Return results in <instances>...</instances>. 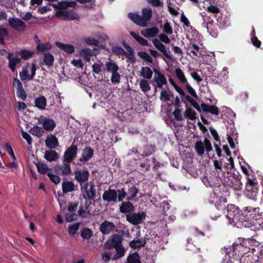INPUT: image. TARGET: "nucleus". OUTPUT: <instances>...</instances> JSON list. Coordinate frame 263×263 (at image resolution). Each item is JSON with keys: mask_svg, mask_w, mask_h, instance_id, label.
<instances>
[{"mask_svg": "<svg viewBox=\"0 0 263 263\" xmlns=\"http://www.w3.org/2000/svg\"><path fill=\"white\" fill-rule=\"evenodd\" d=\"M247 248L245 247L243 241L238 239V241L234 242L230 248L224 247L222 249V253H226L224 262L226 263H235L238 261L240 257L246 251Z\"/></svg>", "mask_w": 263, "mask_h": 263, "instance_id": "1", "label": "nucleus"}, {"mask_svg": "<svg viewBox=\"0 0 263 263\" xmlns=\"http://www.w3.org/2000/svg\"><path fill=\"white\" fill-rule=\"evenodd\" d=\"M142 16L135 13L129 12L128 17L137 25L144 27L147 26V22L149 21L152 16V10L149 7L143 8Z\"/></svg>", "mask_w": 263, "mask_h": 263, "instance_id": "2", "label": "nucleus"}, {"mask_svg": "<svg viewBox=\"0 0 263 263\" xmlns=\"http://www.w3.org/2000/svg\"><path fill=\"white\" fill-rule=\"evenodd\" d=\"M123 45L127 50V52L125 51V50L120 46H113L110 49L111 52L118 56L125 55V57L129 60L131 63H135L136 59L134 55V49L125 42L123 43Z\"/></svg>", "mask_w": 263, "mask_h": 263, "instance_id": "3", "label": "nucleus"}, {"mask_svg": "<svg viewBox=\"0 0 263 263\" xmlns=\"http://www.w3.org/2000/svg\"><path fill=\"white\" fill-rule=\"evenodd\" d=\"M259 185L256 180L247 177L245 194L246 196L253 200H256L258 193Z\"/></svg>", "mask_w": 263, "mask_h": 263, "instance_id": "4", "label": "nucleus"}, {"mask_svg": "<svg viewBox=\"0 0 263 263\" xmlns=\"http://www.w3.org/2000/svg\"><path fill=\"white\" fill-rule=\"evenodd\" d=\"M81 190L83 193V197L85 199L92 200L96 196L95 185L92 182H87L84 186H81Z\"/></svg>", "mask_w": 263, "mask_h": 263, "instance_id": "5", "label": "nucleus"}, {"mask_svg": "<svg viewBox=\"0 0 263 263\" xmlns=\"http://www.w3.org/2000/svg\"><path fill=\"white\" fill-rule=\"evenodd\" d=\"M122 237L117 234L111 235L106 241L104 248L106 250H111L122 243Z\"/></svg>", "mask_w": 263, "mask_h": 263, "instance_id": "6", "label": "nucleus"}, {"mask_svg": "<svg viewBox=\"0 0 263 263\" xmlns=\"http://www.w3.org/2000/svg\"><path fill=\"white\" fill-rule=\"evenodd\" d=\"M78 152V146L72 144L64 153L63 162L71 163L76 158Z\"/></svg>", "mask_w": 263, "mask_h": 263, "instance_id": "7", "label": "nucleus"}, {"mask_svg": "<svg viewBox=\"0 0 263 263\" xmlns=\"http://www.w3.org/2000/svg\"><path fill=\"white\" fill-rule=\"evenodd\" d=\"M146 217V214L143 212L141 213H132L126 215L127 221L133 225H138L142 223Z\"/></svg>", "mask_w": 263, "mask_h": 263, "instance_id": "8", "label": "nucleus"}, {"mask_svg": "<svg viewBox=\"0 0 263 263\" xmlns=\"http://www.w3.org/2000/svg\"><path fill=\"white\" fill-rule=\"evenodd\" d=\"M241 176L239 175L231 174L226 181L227 185L237 191H240L242 189V183L240 181Z\"/></svg>", "mask_w": 263, "mask_h": 263, "instance_id": "9", "label": "nucleus"}, {"mask_svg": "<svg viewBox=\"0 0 263 263\" xmlns=\"http://www.w3.org/2000/svg\"><path fill=\"white\" fill-rule=\"evenodd\" d=\"M74 179L78 181L81 186L82 183L88 180L89 173L87 168L78 169L74 172Z\"/></svg>", "mask_w": 263, "mask_h": 263, "instance_id": "10", "label": "nucleus"}, {"mask_svg": "<svg viewBox=\"0 0 263 263\" xmlns=\"http://www.w3.org/2000/svg\"><path fill=\"white\" fill-rule=\"evenodd\" d=\"M9 26L18 31L25 30L26 25L24 22L18 18L10 17L8 19Z\"/></svg>", "mask_w": 263, "mask_h": 263, "instance_id": "11", "label": "nucleus"}, {"mask_svg": "<svg viewBox=\"0 0 263 263\" xmlns=\"http://www.w3.org/2000/svg\"><path fill=\"white\" fill-rule=\"evenodd\" d=\"M102 199L104 201L116 202L117 200V192L115 190L109 189L104 192L102 195Z\"/></svg>", "mask_w": 263, "mask_h": 263, "instance_id": "12", "label": "nucleus"}, {"mask_svg": "<svg viewBox=\"0 0 263 263\" xmlns=\"http://www.w3.org/2000/svg\"><path fill=\"white\" fill-rule=\"evenodd\" d=\"M153 43L156 48L159 50L165 57L169 60L172 59V55L170 54L168 52L169 49L167 50L164 45L158 39H153Z\"/></svg>", "mask_w": 263, "mask_h": 263, "instance_id": "13", "label": "nucleus"}, {"mask_svg": "<svg viewBox=\"0 0 263 263\" xmlns=\"http://www.w3.org/2000/svg\"><path fill=\"white\" fill-rule=\"evenodd\" d=\"M115 228L116 226L113 222L105 220L100 224L99 229L103 234L106 235L113 231Z\"/></svg>", "mask_w": 263, "mask_h": 263, "instance_id": "14", "label": "nucleus"}, {"mask_svg": "<svg viewBox=\"0 0 263 263\" xmlns=\"http://www.w3.org/2000/svg\"><path fill=\"white\" fill-rule=\"evenodd\" d=\"M227 206L226 205H224L221 203L220 201H217L215 203V209L213 210V211L210 214V217L212 219H214L217 217H219L221 216L220 213H218L217 214H214L215 211L217 210L219 211H221V212H224V213H226L225 211L226 210Z\"/></svg>", "mask_w": 263, "mask_h": 263, "instance_id": "15", "label": "nucleus"}, {"mask_svg": "<svg viewBox=\"0 0 263 263\" xmlns=\"http://www.w3.org/2000/svg\"><path fill=\"white\" fill-rule=\"evenodd\" d=\"M46 146L51 149H55L59 146V141L58 138L55 135H50L48 136L45 140Z\"/></svg>", "mask_w": 263, "mask_h": 263, "instance_id": "16", "label": "nucleus"}, {"mask_svg": "<svg viewBox=\"0 0 263 263\" xmlns=\"http://www.w3.org/2000/svg\"><path fill=\"white\" fill-rule=\"evenodd\" d=\"M201 107L202 111L204 112H210L212 115L218 116L219 113L218 108L215 105H210L202 103L201 104Z\"/></svg>", "mask_w": 263, "mask_h": 263, "instance_id": "17", "label": "nucleus"}, {"mask_svg": "<svg viewBox=\"0 0 263 263\" xmlns=\"http://www.w3.org/2000/svg\"><path fill=\"white\" fill-rule=\"evenodd\" d=\"M77 185L75 186L71 181H64L62 183V191L64 194L77 190Z\"/></svg>", "mask_w": 263, "mask_h": 263, "instance_id": "18", "label": "nucleus"}, {"mask_svg": "<svg viewBox=\"0 0 263 263\" xmlns=\"http://www.w3.org/2000/svg\"><path fill=\"white\" fill-rule=\"evenodd\" d=\"M155 146L152 145L145 144L140 148V152L142 157H147L152 155L155 151Z\"/></svg>", "mask_w": 263, "mask_h": 263, "instance_id": "19", "label": "nucleus"}, {"mask_svg": "<svg viewBox=\"0 0 263 263\" xmlns=\"http://www.w3.org/2000/svg\"><path fill=\"white\" fill-rule=\"evenodd\" d=\"M119 210L122 213H129L134 210V206L132 203L127 200V201L123 202L121 203L119 207Z\"/></svg>", "mask_w": 263, "mask_h": 263, "instance_id": "20", "label": "nucleus"}, {"mask_svg": "<svg viewBox=\"0 0 263 263\" xmlns=\"http://www.w3.org/2000/svg\"><path fill=\"white\" fill-rule=\"evenodd\" d=\"M139 190L133 184L128 185L127 196L126 200L130 201L133 200L137 195Z\"/></svg>", "mask_w": 263, "mask_h": 263, "instance_id": "21", "label": "nucleus"}, {"mask_svg": "<svg viewBox=\"0 0 263 263\" xmlns=\"http://www.w3.org/2000/svg\"><path fill=\"white\" fill-rule=\"evenodd\" d=\"M94 151L90 147H86L83 150L82 158L80 159L81 161L86 162L89 161L93 156Z\"/></svg>", "mask_w": 263, "mask_h": 263, "instance_id": "22", "label": "nucleus"}, {"mask_svg": "<svg viewBox=\"0 0 263 263\" xmlns=\"http://www.w3.org/2000/svg\"><path fill=\"white\" fill-rule=\"evenodd\" d=\"M56 126L55 122L52 119L45 118L43 121V128L46 131L51 132Z\"/></svg>", "mask_w": 263, "mask_h": 263, "instance_id": "23", "label": "nucleus"}, {"mask_svg": "<svg viewBox=\"0 0 263 263\" xmlns=\"http://www.w3.org/2000/svg\"><path fill=\"white\" fill-rule=\"evenodd\" d=\"M159 32V29L157 27L147 28L141 32V34L145 37H153L155 36Z\"/></svg>", "mask_w": 263, "mask_h": 263, "instance_id": "24", "label": "nucleus"}, {"mask_svg": "<svg viewBox=\"0 0 263 263\" xmlns=\"http://www.w3.org/2000/svg\"><path fill=\"white\" fill-rule=\"evenodd\" d=\"M56 45L61 49L63 50L65 52L67 53H72L74 51V46L70 44H66L64 43H62L61 42H56Z\"/></svg>", "mask_w": 263, "mask_h": 263, "instance_id": "25", "label": "nucleus"}, {"mask_svg": "<svg viewBox=\"0 0 263 263\" xmlns=\"http://www.w3.org/2000/svg\"><path fill=\"white\" fill-rule=\"evenodd\" d=\"M47 100L43 96H40L34 100L35 106L41 110H44L46 106Z\"/></svg>", "mask_w": 263, "mask_h": 263, "instance_id": "26", "label": "nucleus"}, {"mask_svg": "<svg viewBox=\"0 0 263 263\" xmlns=\"http://www.w3.org/2000/svg\"><path fill=\"white\" fill-rule=\"evenodd\" d=\"M69 163L64 162V163L58 167V170L60 174L63 176H67L71 172V169Z\"/></svg>", "mask_w": 263, "mask_h": 263, "instance_id": "27", "label": "nucleus"}, {"mask_svg": "<svg viewBox=\"0 0 263 263\" xmlns=\"http://www.w3.org/2000/svg\"><path fill=\"white\" fill-rule=\"evenodd\" d=\"M44 158L49 162L55 161L59 158L58 154L54 151L47 150L45 152Z\"/></svg>", "mask_w": 263, "mask_h": 263, "instance_id": "28", "label": "nucleus"}, {"mask_svg": "<svg viewBox=\"0 0 263 263\" xmlns=\"http://www.w3.org/2000/svg\"><path fill=\"white\" fill-rule=\"evenodd\" d=\"M114 249L116 250V254L113 256L112 260H117L124 256L125 250L122 243Z\"/></svg>", "mask_w": 263, "mask_h": 263, "instance_id": "29", "label": "nucleus"}, {"mask_svg": "<svg viewBox=\"0 0 263 263\" xmlns=\"http://www.w3.org/2000/svg\"><path fill=\"white\" fill-rule=\"evenodd\" d=\"M226 211L227 212V218L230 222L232 219L233 216H235L236 212H238V210L234 205L231 204L227 206V208Z\"/></svg>", "mask_w": 263, "mask_h": 263, "instance_id": "30", "label": "nucleus"}, {"mask_svg": "<svg viewBox=\"0 0 263 263\" xmlns=\"http://www.w3.org/2000/svg\"><path fill=\"white\" fill-rule=\"evenodd\" d=\"M182 101L184 103H186V101H188L198 111L201 112V105L200 106L199 104L190 96H185V98H182Z\"/></svg>", "mask_w": 263, "mask_h": 263, "instance_id": "31", "label": "nucleus"}, {"mask_svg": "<svg viewBox=\"0 0 263 263\" xmlns=\"http://www.w3.org/2000/svg\"><path fill=\"white\" fill-rule=\"evenodd\" d=\"M202 17L204 21L203 24L205 26H206V28L208 30V31L211 34H212L211 31H212L213 27V20L211 18L210 16H208L207 15H202Z\"/></svg>", "mask_w": 263, "mask_h": 263, "instance_id": "32", "label": "nucleus"}, {"mask_svg": "<svg viewBox=\"0 0 263 263\" xmlns=\"http://www.w3.org/2000/svg\"><path fill=\"white\" fill-rule=\"evenodd\" d=\"M29 133L33 136L41 138L44 134V130L41 127L34 125L33 127L31 128Z\"/></svg>", "mask_w": 263, "mask_h": 263, "instance_id": "33", "label": "nucleus"}, {"mask_svg": "<svg viewBox=\"0 0 263 263\" xmlns=\"http://www.w3.org/2000/svg\"><path fill=\"white\" fill-rule=\"evenodd\" d=\"M146 244L145 239L133 240L129 242V246L134 249H139L143 247Z\"/></svg>", "mask_w": 263, "mask_h": 263, "instance_id": "34", "label": "nucleus"}, {"mask_svg": "<svg viewBox=\"0 0 263 263\" xmlns=\"http://www.w3.org/2000/svg\"><path fill=\"white\" fill-rule=\"evenodd\" d=\"M105 66L106 71L111 73L118 71L119 69L118 65L114 62H107Z\"/></svg>", "mask_w": 263, "mask_h": 263, "instance_id": "35", "label": "nucleus"}, {"mask_svg": "<svg viewBox=\"0 0 263 263\" xmlns=\"http://www.w3.org/2000/svg\"><path fill=\"white\" fill-rule=\"evenodd\" d=\"M127 263H142L139 254L137 252L129 254L127 258Z\"/></svg>", "mask_w": 263, "mask_h": 263, "instance_id": "36", "label": "nucleus"}, {"mask_svg": "<svg viewBox=\"0 0 263 263\" xmlns=\"http://www.w3.org/2000/svg\"><path fill=\"white\" fill-rule=\"evenodd\" d=\"M141 74L144 78L149 80L152 77L153 71L149 67H142Z\"/></svg>", "mask_w": 263, "mask_h": 263, "instance_id": "37", "label": "nucleus"}, {"mask_svg": "<svg viewBox=\"0 0 263 263\" xmlns=\"http://www.w3.org/2000/svg\"><path fill=\"white\" fill-rule=\"evenodd\" d=\"M195 149L198 156H202L205 151L204 142L197 141L195 143Z\"/></svg>", "mask_w": 263, "mask_h": 263, "instance_id": "38", "label": "nucleus"}, {"mask_svg": "<svg viewBox=\"0 0 263 263\" xmlns=\"http://www.w3.org/2000/svg\"><path fill=\"white\" fill-rule=\"evenodd\" d=\"M176 77L182 84L187 83V80L184 76V72L180 68H177L175 70Z\"/></svg>", "mask_w": 263, "mask_h": 263, "instance_id": "39", "label": "nucleus"}, {"mask_svg": "<svg viewBox=\"0 0 263 263\" xmlns=\"http://www.w3.org/2000/svg\"><path fill=\"white\" fill-rule=\"evenodd\" d=\"M54 57L50 52L44 54L43 62L48 66H52L54 62Z\"/></svg>", "mask_w": 263, "mask_h": 263, "instance_id": "40", "label": "nucleus"}, {"mask_svg": "<svg viewBox=\"0 0 263 263\" xmlns=\"http://www.w3.org/2000/svg\"><path fill=\"white\" fill-rule=\"evenodd\" d=\"M243 213H241L238 211L237 212L235 216H233V218L230 222V223H234L235 225L237 222L242 223L245 217V216L243 215Z\"/></svg>", "mask_w": 263, "mask_h": 263, "instance_id": "41", "label": "nucleus"}, {"mask_svg": "<svg viewBox=\"0 0 263 263\" xmlns=\"http://www.w3.org/2000/svg\"><path fill=\"white\" fill-rule=\"evenodd\" d=\"M29 65V64L27 63L26 66H23V70L20 72V77L21 78V79L23 81L26 80H30V76L28 70Z\"/></svg>", "mask_w": 263, "mask_h": 263, "instance_id": "42", "label": "nucleus"}, {"mask_svg": "<svg viewBox=\"0 0 263 263\" xmlns=\"http://www.w3.org/2000/svg\"><path fill=\"white\" fill-rule=\"evenodd\" d=\"M187 49L189 51H190L191 53H192L194 55L198 56V53L199 51V47L195 43L190 42L187 45Z\"/></svg>", "mask_w": 263, "mask_h": 263, "instance_id": "43", "label": "nucleus"}, {"mask_svg": "<svg viewBox=\"0 0 263 263\" xmlns=\"http://www.w3.org/2000/svg\"><path fill=\"white\" fill-rule=\"evenodd\" d=\"M196 112L190 107H186L184 114L185 118H187L191 120H195L196 118Z\"/></svg>", "mask_w": 263, "mask_h": 263, "instance_id": "44", "label": "nucleus"}, {"mask_svg": "<svg viewBox=\"0 0 263 263\" xmlns=\"http://www.w3.org/2000/svg\"><path fill=\"white\" fill-rule=\"evenodd\" d=\"M21 61V59L18 58L14 57L12 59H10L9 61L8 67L12 70V72H14L16 70V66L19 64Z\"/></svg>", "mask_w": 263, "mask_h": 263, "instance_id": "45", "label": "nucleus"}, {"mask_svg": "<svg viewBox=\"0 0 263 263\" xmlns=\"http://www.w3.org/2000/svg\"><path fill=\"white\" fill-rule=\"evenodd\" d=\"M215 175L214 177L210 176L211 187H219L221 183V178L218 176H216V173H215Z\"/></svg>", "mask_w": 263, "mask_h": 263, "instance_id": "46", "label": "nucleus"}, {"mask_svg": "<svg viewBox=\"0 0 263 263\" xmlns=\"http://www.w3.org/2000/svg\"><path fill=\"white\" fill-rule=\"evenodd\" d=\"M66 20L79 21L80 16L72 10H67Z\"/></svg>", "mask_w": 263, "mask_h": 263, "instance_id": "47", "label": "nucleus"}, {"mask_svg": "<svg viewBox=\"0 0 263 263\" xmlns=\"http://www.w3.org/2000/svg\"><path fill=\"white\" fill-rule=\"evenodd\" d=\"M140 87L144 92H148L151 89L148 81L145 79H142L139 83Z\"/></svg>", "mask_w": 263, "mask_h": 263, "instance_id": "48", "label": "nucleus"}, {"mask_svg": "<svg viewBox=\"0 0 263 263\" xmlns=\"http://www.w3.org/2000/svg\"><path fill=\"white\" fill-rule=\"evenodd\" d=\"M241 226L245 228H251V230H253V231H255L256 228L254 221L251 219H246V217H245V219L241 223Z\"/></svg>", "mask_w": 263, "mask_h": 263, "instance_id": "49", "label": "nucleus"}, {"mask_svg": "<svg viewBox=\"0 0 263 263\" xmlns=\"http://www.w3.org/2000/svg\"><path fill=\"white\" fill-rule=\"evenodd\" d=\"M50 5L52 6L54 8L59 10H66L68 8V5L66 1H61L58 2L57 4L51 3Z\"/></svg>", "mask_w": 263, "mask_h": 263, "instance_id": "50", "label": "nucleus"}, {"mask_svg": "<svg viewBox=\"0 0 263 263\" xmlns=\"http://www.w3.org/2000/svg\"><path fill=\"white\" fill-rule=\"evenodd\" d=\"M36 166L40 174L43 175L48 173L47 171L49 168L47 167V166L46 164L41 162H38L36 164Z\"/></svg>", "mask_w": 263, "mask_h": 263, "instance_id": "51", "label": "nucleus"}, {"mask_svg": "<svg viewBox=\"0 0 263 263\" xmlns=\"http://www.w3.org/2000/svg\"><path fill=\"white\" fill-rule=\"evenodd\" d=\"M51 48V45L50 43H40L37 45L36 49L39 52H44L46 50H49Z\"/></svg>", "mask_w": 263, "mask_h": 263, "instance_id": "52", "label": "nucleus"}, {"mask_svg": "<svg viewBox=\"0 0 263 263\" xmlns=\"http://www.w3.org/2000/svg\"><path fill=\"white\" fill-rule=\"evenodd\" d=\"M81 236L84 239H88L92 236V231L89 228H84L81 232Z\"/></svg>", "mask_w": 263, "mask_h": 263, "instance_id": "53", "label": "nucleus"}, {"mask_svg": "<svg viewBox=\"0 0 263 263\" xmlns=\"http://www.w3.org/2000/svg\"><path fill=\"white\" fill-rule=\"evenodd\" d=\"M80 223L79 222L75 223L68 226V233L71 235H75L78 231Z\"/></svg>", "mask_w": 263, "mask_h": 263, "instance_id": "54", "label": "nucleus"}, {"mask_svg": "<svg viewBox=\"0 0 263 263\" xmlns=\"http://www.w3.org/2000/svg\"><path fill=\"white\" fill-rule=\"evenodd\" d=\"M88 206H85V209H83L82 206H81L78 211V215L79 216L86 218L88 217V215H90L89 211H88Z\"/></svg>", "mask_w": 263, "mask_h": 263, "instance_id": "55", "label": "nucleus"}, {"mask_svg": "<svg viewBox=\"0 0 263 263\" xmlns=\"http://www.w3.org/2000/svg\"><path fill=\"white\" fill-rule=\"evenodd\" d=\"M33 54L34 52L30 51L26 49L21 50L20 52V55L21 57V58L25 60L30 58Z\"/></svg>", "mask_w": 263, "mask_h": 263, "instance_id": "56", "label": "nucleus"}, {"mask_svg": "<svg viewBox=\"0 0 263 263\" xmlns=\"http://www.w3.org/2000/svg\"><path fill=\"white\" fill-rule=\"evenodd\" d=\"M118 194H117V199L118 201H122L124 199H126V197L128 196L127 193L125 191L124 188L118 190L117 191Z\"/></svg>", "mask_w": 263, "mask_h": 263, "instance_id": "57", "label": "nucleus"}, {"mask_svg": "<svg viewBox=\"0 0 263 263\" xmlns=\"http://www.w3.org/2000/svg\"><path fill=\"white\" fill-rule=\"evenodd\" d=\"M153 81V83H155L156 84V86L158 87L159 88L161 89V90L162 89H164L163 88V86L166 85L167 84V80L166 78L159 79H154Z\"/></svg>", "mask_w": 263, "mask_h": 263, "instance_id": "58", "label": "nucleus"}, {"mask_svg": "<svg viewBox=\"0 0 263 263\" xmlns=\"http://www.w3.org/2000/svg\"><path fill=\"white\" fill-rule=\"evenodd\" d=\"M110 80L114 85L119 84L121 80V76L119 73L118 71L112 73Z\"/></svg>", "mask_w": 263, "mask_h": 263, "instance_id": "59", "label": "nucleus"}, {"mask_svg": "<svg viewBox=\"0 0 263 263\" xmlns=\"http://www.w3.org/2000/svg\"><path fill=\"white\" fill-rule=\"evenodd\" d=\"M160 99L163 102L169 101V96L168 95L167 88L162 89L160 92Z\"/></svg>", "mask_w": 263, "mask_h": 263, "instance_id": "60", "label": "nucleus"}, {"mask_svg": "<svg viewBox=\"0 0 263 263\" xmlns=\"http://www.w3.org/2000/svg\"><path fill=\"white\" fill-rule=\"evenodd\" d=\"M77 215L74 212L72 213H67L65 214V219L68 222H70L76 220H77Z\"/></svg>", "mask_w": 263, "mask_h": 263, "instance_id": "61", "label": "nucleus"}, {"mask_svg": "<svg viewBox=\"0 0 263 263\" xmlns=\"http://www.w3.org/2000/svg\"><path fill=\"white\" fill-rule=\"evenodd\" d=\"M47 176L50 180L55 184L59 183L61 181V178L59 176L54 175L50 172L47 173Z\"/></svg>", "mask_w": 263, "mask_h": 263, "instance_id": "62", "label": "nucleus"}, {"mask_svg": "<svg viewBox=\"0 0 263 263\" xmlns=\"http://www.w3.org/2000/svg\"><path fill=\"white\" fill-rule=\"evenodd\" d=\"M175 118L177 121H182L183 117L181 113V109L178 107H175L174 111L173 112Z\"/></svg>", "mask_w": 263, "mask_h": 263, "instance_id": "63", "label": "nucleus"}, {"mask_svg": "<svg viewBox=\"0 0 263 263\" xmlns=\"http://www.w3.org/2000/svg\"><path fill=\"white\" fill-rule=\"evenodd\" d=\"M16 95L22 100L24 101L26 100L27 95L23 88L17 90Z\"/></svg>", "mask_w": 263, "mask_h": 263, "instance_id": "64", "label": "nucleus"}]
</instances>
